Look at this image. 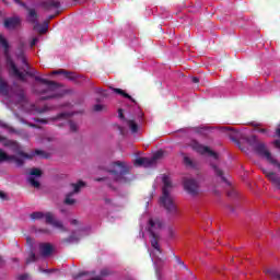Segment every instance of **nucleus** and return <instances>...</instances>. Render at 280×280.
I'll return each instance as SVG.
<instances>
[{"label": "nucleus", "instance_id": "obj_1", "mask_svg": "<svg viewBox=\"0 0 280 280\" xmlns=\"http://www.w3.org/2000/svg\"><path fill=\"white\" fill-rule=\"evenodd\" d=\"M20 51L18 52L16 57L19 60H22L23 65H25V75H28L30 78H35L36 82H40V84H37L34 86V93L37 95H42L40 100H56V97H62V95L56 93V90L58 89V83L56 81H49L47 79L38 77V71L36 70H30V65H27V59H25V51H23V44L20 46Z\"/></svg>", "mask_w": 280, "mask_h": 280}, {"label": "nucleus", "instance_id": "obj_2", "mask_svg": "<svg viewBox=\"0 0 280 280\" xmlns=\"http://www.w3.org/2000/svg\"><path fill=\"white\" fill-rule=\"evenodd\" d=\"M108 174H110L114 183L118 185H130L135 180L132 175V166L126 161L112 162L107 167Z\"/></svg>", "mask_w": 280, "mask_h": 280}, {"label": "nucleus", "instance_id": "obj_3", "mask_svg": "<svg viewBox=\"0 0 280 280\" xmlns=\"http://www.w3.org/2000/svg\"><path fill=\"white\" fill-rule=\"evenodd\" d=\"M163 188H162V196L160 197V202L164 207L167 215L170 218H176L178 215V206H176V202L174 201V198L172 195H170V191H172V179H170V176L164 175L162 178Z\"/></svg>", "mask_w": 280, "mask_h": 280}, {"label": "nucleus", "instance_id": "obj_4", "mask_svg": "<svg viewBox=\"0 0 280 280\" xmlns=\"http://www.w3.org/2000/svg\"><path fill=\"white\" fill-rule=\"evenodd\" d=\"M0 45H2L4 49L7 67H9L10 71H12L15 78H19L21 82H25V73L20 72L19 68H16V63H14V60H12V56H10V44L8 43V39L3 37V35H0Z\"/></svg>", "mask_w": 280, "mask_h": 280}, {"label": "nucleus", "instance_id": "obj_5", "mask_svg": "<svg viewBox=\"0 0 280 280\" xmlns=\"http://www.w3.org/2000/svg\"><path fill=\"white\" fill-rule=\"evenodd\" d=\"M189 148L197 152L198 154H210L213 159L218 160V153L215 151H212L209 147H205L203 144H200L197 140H191L188 143Z\"/></svg>", "mask_w": 280, "mask_h": 280}, {"label": "nucleus", "instance_id": "obj_6", "mask_svg": "<svg viewBox=\"0 0 280 280\" xmlns=\"http://www.w3.org/2000/svg\"><path fill=\"white\" fill-rule=\"evenodd\" d=\"M184 189L189 196H198L200 194V185L194 178L184 179Z\"/></svg>", "mask_w": 280, "mask_h": 280}, {"label": "nucleus", "instance_id": "obj_7", "mask_svg": "<svg viewBox=\"0 0 280 280\" xmlns=\"http://www.w3.org/2000/svg\"><path fill=\"white\" fill-rule=\"evenodd\" d=\"M46 224H50L55 229H60L62 233H67V231H69L67 228H65L62 221L54 219V214L51 212H46Z\"/></svg>", "mask_w": 280, "mask_h": 280}, {"label": "nucleus", "instance_id": "obj_8", "mask_svg": "<svg viewBox=\"0 0 280 280\" xmlns=\"http://www.w3.org/2000/svg\"><path fill=\"white\" fill-rule=\"evenodd\" d=\"M30 177H28V183L32 187H34L35 189H38L40 187V182L36 180L37 178H40V176H43V171L40 168H32L30 172ZM36 176V177H34Z\"/></svg>", "mask_w": 280, "mask_h": 280}, {"label": "nucleus", "instance_id": "obj_9", "mask_svg": "<svg viewBox=\"0 0 280 280\" xmlns=\"http://www.w3.org/2000/svg\"><path fill=\"white\" fill-rule=\"evenodd\" d=\"M3 25L5 30H16L18 27H21V18L19 16H11L4 19Z\"/></svg>", "mask_w": 280, "mask_h": 280}, {"label": "nucleus", "instance_id": "obj_10", "mask_svg": "<svg viewBox=\"0 0 280 280\" xmlns=\"http://www.w3.org/2000/svg\"><path fill=\"white\" fill-rule=\"evenodd\" d=\"M18 154L22 159H30V160L34 159V156H40L42 159H49V153H47V152H45V151H43L40 149H36L33 152V154H31V155L25 153V152H23V151H19Z\"/></svg>", "mask_w": 280, "mask_h": 280}, {"label": "nucleus", "instance_id": "obj_11", "mask_svg": "<svg viewBox=\"0 0 280 280\" xmlns=\"http://www.w3.org/2000/svg\"><path fill=\"white\" fill-rule=\"evenodd\" d=\"M42 8L49 12L51 10H58L60 8V1L58 0H46L42 2Z\"/></svg>", "mask_w": 280, "mask_h": 280}, {"label": "nucleus", "instance_id": "obj_12", "mask_svg": "<svg viewBox=\"0 0 280 280\" xmlns=\"http://www.w3.org/2000/svg\"><path fill=\"white\" fill-rule=\"evenodd\" d=\"M39 253L42 257H49L51 253H54V245H51L50 243H40Z\"/></svg>", "mask_w": 280, "mask_h": 280}, {"label": "nucleus", "instance_id": "obj_13", "mask_svg": "<svg viewBox=\"0 0 280 280\" xmlns=\"http://www.w3.org/2000/svg\"><path fill=\"white\" fill-rule=\"evenodd\" d=\"M10 91H12V88L8 84V81L0 77V95L10 97Z\"/></svg>", "mask_w": 280, "mask_h": 280}, {"label": "nucleus", "instance_id": "obj_14", "mask_svg": "<svg viewBox=\"0 0 280 280\" xmlns=\"http://www.w3.org/2000/svg\"><path fill=\"white\" fill-rule=\"evenodd\" d=\"M52 75H65L67 80H72V81L78 80V74H75V72L67 71L62 69L52 71Z\"/></svg>", "mask_w": 280, "mask_h": 280}, {"label": "nucleus", "instance_id": "obj_15", "mask_svg": "<svg viewBox=\"0 0 280 280\" xmlns=\"http://www.w3.org/2000/svg\"><path fill=\"white\" fill-rule=\"evenodd\" d=\"M150 237H151V246L158 253H161V246L159 245V234H155L152 229H149Z\"/></svg>", "mask_w": 280, "mask_h": 280}, {"label": "nucleus", "instance_id": "obj_16", "mask_svg": "<svg viewBox=\"0 0 280 280\" xmlns=\"http://www.w3.org/2000/svg\"><path fill=\"white\" fill-rule=\"evenodd\" d=\"M33 30H35V32H38V34H47L48 30H49V21H45L44 24L40 23H35Z\"/></svg>", "mask_w": 280, "mask_h": 280}, {"label": "nucleus", "instance_id": "obj_17", "mask_svg": "<svg viewBox=\"0 0 280 280\" xmlns=\"http://www.w3.org/2000/svg\"><path fill=\"white\" fill-rule=\"evenodd\" d=\"M149 229H151L153 233L159 229H163V221H161V219H150Z\"/></svg>", "mask_w": 280, "mask_h": 280}, {"label": "nucleus", "instance_id": "obj_18", "mask_svg": "<svg viewBox=\"0 0 280 280\" xmlns=\"http://www.w3.org/2000/svg\"><path fill=\"white\" fill-rule=\"evenodd\" d=\"M211 168L213 170L215 176H218L219 178H221L222 183H226V185H229V180L226 179V177L224 176V171H222L220 167H218V165L215 164H210Z\"/></svg>", "mask_w": 280, "mask_h": 280}, {"label": "nucleus", "instance_id": "obj_19", "mask_svg": "<svg viewBox=\"0 0 280 280\" xmlns=\"http://www.w3.org/2000/svg\"><path fill=\"white\" fill-rule=\"evenodd\" d=\"M112 91L116 93L117 95H120L121 97H125V100H130L133 104H137V101L130 96V94L126 93V91L119 89V88H112Z\"/></svg>", "mask_w": 280, "mask_h": 280}, {"label": "nucleus", "instance_id": "obj_20", "mask_svg": "<svg viewBox=\"0 0 280 280\" xmlns=\"http://www.w3.org/2000/svg\"><path fill=\"white\" fill-rule=\"evenodd\" d=\"M180 155L183 156V163L186 167L196 170V162H194V160H191V158H189L187 154H185L183 152L180 153Z\"/></svg>", "mask_w": 280, "mask_h": 280}, {"label": "nucleus", "instance_id": "obj_21", "mask_svg": "<svg viewBox=\"0 0 280 280\" xmlns=\"http://www.w3.org/2000/svg\"><path fill=\"white\" fill-rule=\"evenodd\" d=\"M61 242L62 244H73V242H80V235L73 231L69 237L62 238Z\"/></svg>", "mask_w": 280, "mask_h": 280}, {"label": "nucleus", "instance_id": "obj_22", "mask_svg": "<svg viewBox=\"0 0 280 280\" xmlns=\"http://www.w3.org/2000/svg\"><path fill=\"white\" fill-rule=\"evenodd\" d=\"M28 21L30 23H38V13H36V9H28Z\"/></svg>", "mask_w": 280, "mask_h": 280}, {"label": "nucleus", "instance_id": "obj_23", "mask_svg": "<svg viewBox=\"0 0 280 280\" xmlns=\"http://www.w3.org/2000/svg\"><path fill=\"white\" fill-rule=\"evenodd\" d=\"M15 163V165H18V167H23V165H25V160H23V158H18L16 155H10L9 158V162Z\"/></svg>", "mask_w": 280, "mask_h": 280}, {"label": "nucleus", "instance_id": "obj_24", "mask_svg": "<svg viewBox=\"0 0 280 280\" xmlns=\"http://www.w3.org/2000/svg\"><path fill=\"white\" fill-rule=\"evenodd\" d=\"M47 213L45 212H40V211H36L31 213V219L33 220H43V218H45V220L47 221Z\"/></svg>", "mask_w": 280, "mask_h": 280}, {"label": "nucleus", "instance_id": "obj_25", "mask_svg": "<svg viewBox=\"0 0 280 280\" xmlns=\"http://www.w3.org/2000/svg\"><path fill=\"white\" fill-rule=\"evenodd\" d=\"M86 184L82 180H79L77 184H71V187L73 188V192L72 194H79L80 189H82V187H85Z\"/></svg>", "mask_w": 280, "mask_h": 280}, {"label": "nucleus", "instance_id": "obj_26", "mask_svg": "<svg viewBox=\"0 0 280 280\" xmlns=\"http://www.w3.org/2000/svg\"><path fill=\"white\" fill-rule=\"evenodd\" d=\"M127 121V126H129L131 132H139V125H137V122L135 120H126Z\"/></svg>", "mask_w": 280, "mask_h": 280}, {"label": "nucleus", "instance_id": "obj_27", "mask_svg": "<svg viewBox=\"0 0 280 280\" xmlns=\"http://www.w3.org/2000/svg\"><path fill=\"white\" fill-rule=\"evenodd\" d=\"M266 275H269L273 280H280V272L277 270L269 269L266 271Z\"/></svg>", "mask_w": 280, "mask_h": 280}, {"label": "nucleus", "instance_id": "obj_28", "mask_svg": "<svg viewBox=\"0 0 280 280\" xmlns=\"http://www.w3.org/2000/svg\"><path fill=\"white\" fill-rule=\"evenodd\" d=\"M165 152L163 150L156 151L153 156L151 158L153 163H156L159 160H161L162 156H164Z\"/></svg>", "mask_w": 280, "mask_h": 280}, {"label": "nucleus", "instance_id": "obj_29", "mask_svg": "<svg viewBox=\"0 0 280 280\" xmlns=\"http://www.w3.org/2000/svg\"><path fill=\"white\" fill-rule=\"evenodd\" d=\"M71 196H73V192H70L66 196V199H65V205H68L69 207L75 205V199L71 198Z\"/></svg>", "mask_w": 280, "mask_h": 280}, {"label": "nucleus", "instance_id": "obj_30", "mask_svg": "<svg viewBox=\"0 0 280 280\" xmlns=\"http://www.w3.org/2000/svg\"><path fill=\"white\" fill-rule=\"evenodd\" d=\"M26 101H27V98L25 97V91L20 90L18 93V102L20 104H23V102H26Z\"/></svg>", "mask_w": 280, "mask_h": 280}, {"label": "nucleus", "instance_id": "obj_31", "mask_svg": "<svg viewBox=\"0 0 280 280\" xmlns=\"http://www.w3.org/2000/svg\"><path fill=\"white\" fill-rule=\"evenodd\" d=\"M3 161H10V155H8L5 152H3L2 149H0V163H3Z\"/></svg>", "mask_w": 280, "mask_h": 280}, {"label": "nucleus", "instance_id": "obj_32", "mask_svg": "<svg viewBox=\"0 0 280 280\" xmlns=\"http://www.w3.org/2000/svg\"><path fill=\"white\" fill-rule=\"evenodd\" d=\"M36 261V254L34 252H31L28 257L26 258V264H34Z\"/></svg>", "mask_w": 280, "mask_h": 280}, {"label": "nucleus", "instance_id": "obj_33", "mask_svg": "<svg viewBox=\"0 0 280 280\" xmlns=\"http://www.w3.org/2000/svg\"><path fill=\"white\" fill-rule=\"evenodd\" d=\"M144 161H145V158H138L135 160L133 165H136V167H142Z\"/></svg>", "mask_w": 280, "mask_h": 280}, {"label": "nucleus", "instance_id": "obj_34", "mask_svg": "<svg viewBox=\"0 0 280 280\" xmlns=\"http://www.w3.org/2000/svg\"><path fill=\"white\" fill-rule=\"evenodd\" d=\"M152 165H154L152 158H144L143 167H152Z\"/></svg>", "mask_w": 280, "mask_h": 280}, {"label": "nucleus", "instance_id": "obj_35", "mask_svg": "<svg viewBox=\"0 0 280 280\" xmlns=\"http://www.w3.org/2000/svg\"><path fill=\"white\" fill-rule=\"evenodd\" d=\"M69 126H70V131L71 132H78V125L75 122H73L72 120L68 121Z\"/></svg>", "mask_w": 280, "mask_h": 280}, {"label": "nucleus", "instance_id": "obj_36", "mask_svg": "<svg viewBox=\"0 0 280 280\" xmlns=\"http://www.w3.org/2000/svg\"><path fill=\"white\" fill-rule=\"evenodd\" d=\"M104 108H106V106H104L102 104H96V105H94L93 110L95 113H101V110H104Z\"/></svg>", "mask_w": 280, "mask_h": 280}, {"label": "nucleus", "instance_id": "obj_37", "mask_svg": "<svg viewBox=\"0 0 280 280\" xmlns=\"http://www.w3.org/2000/svg\"><path fill=\"white\" fill-rule=\"evenodd\" d=\"M173 257H174L177 266H180V267L185 266V261H183V259H180V257H178L176 255H173Z\"/></svg>", "mask_w": 280, "mask_h": 280}, {"label": "nucleus", "instance_id": "obj_38", "mask_svg": "<svg viewBox=\"0 0 280 280\" xmlns=\"http://www.w3.org/2000/svg\"><path fill=\"white\" fill-rule=\"evenodd\" d=\"M14 3H16L18 5H21V8H27V4H25V2H23V0H13Z\"/></svg>", "mask_w": 280, "mask_h": 280}, {"label": "nucleus", "instance_id": "obj_39", "mask_svg": "<svg viewBox=\"0 0 280 280\" xmlns=\"http://www.w3.org/2000/svg\"><path fill=\"white\" fill-rule=\"evenodd\" d=\"M27 279H30V275L27 273L18 276V280H27Z\"/></svg>", "mask_w": 280, "mask_h": 280}, {"label": "nucleus", "instance_id": "obj_40", "mask_svg": "<svg viewBox=\"0 0 280 280\" xmlns=\"http://www.w3.org/2000/svg\"><path fill=\"white\" fill-rule=\"evenodd\" d=\"M118 117L119 119L126 120V116H124V109L121 108L118 109Z\"/></svg>", "mask_w": 280, "mask_h": 280}, {"label": "nucleus", "instance_id": "obj_41", "mask_svg": "<svg viewBox=\"0 0 280 280\" xmlns=\"http://www.w3.org/2000/svg\"><path fill=\"white\" fill-rule=\"evenodd\" d=\"M39 233H44L45 235L51 234V231L49 229H40L38 230Z\"/></svg>", "mask_w": 280, "mask_h": 280}, {"label": "nucleus", "instance_id": "obj_42", "mask_svg": "<svg viewBox=\"0 0 280 280\" xmlns=\"http://www.w3.org/2000/svg\"><path fill=\"white\" fill-rule=\"evenodd\" d=\"M36 43H38V37H34V38L31 40V47H35V46H36Z\"/></svg>", "mask_w": 280, "mask_h": 280}, {"label": "nucleus", "instance_id": "obj_43", "mask_svg": "<svg viewBox=\"0 0 280 280\" xmlns=\"http://www.w3.org/2000/svg\"><path fill=\"white\" fill-rule=\"evenodd\" d=\"M200 82V79L198 77H192L191 78V83L192 84H198Z\"/></svg>", "mask_w": 280, "mask_h": 280}, {"label": "nucleus", "instance_id": "obj_44", "mask_svg": "<svg viewBox=\"0 0 280 280\" xmlns=\"http://www.w3.org/2000/svg\"><path fill=\"white\" fill-rule=\"evenodd\" d=\"M55 269H40V272H46L47 275H50V272H54Z\"/></svg>", "mask_w": 280, "mask_h": 280}, {"label": "nucleus", "instance_id": "obj_45", "mask_svg": "<svg viewBox=\"0 0 280 280\" xmlns=\"http://www.w3.org/2000/svg\"><path fill=\"white\" fill-rule=\"evenodd\" d=\"M273 145H275V148H277L278 150H280V140L273 141Z\"/></svg>", "mask_w": 280, "mask_h": 280}, {"label": "nucleus", "instance_id": "obj_46", "mask_svg": "<svg viewBox=\"0 0 280 280\" xmlns=\"http://www.w3.org/2000/svg\"><path fill=\"white\" fill-rule=\"evenodd\" d=\"M0 198H1L2 200H5V198H8V195H5V192H3V191L0 190Z\"/></svg>", "mask_w": 280, "mask_h": 280}, {"label": "nucleus", "instance_id": "obj_47", "mask_svg": "<svg viewBox=\"0 0 280 280\" xmlns=\"http://www.w3.org/2000/svg\"><path fill=\"white\" fill-rule=\"evenodd\" d=\"M168 235L170 237H174V229L168 228Z\"/></svg>", "mask_w": 280, "mask_h": 280}, {"label": "nucleus", "instance_id": "obj_48", "mask_svg": "<svg viewBox=\"0 0 280 280\" xmlns=\"http://www.w3.org/2000/svg\"><path fill=\"white\" fill-rule=\"evenodd\" d=\"M95 180H96L97 183H102V182L106 180V177H98V178H96Z\"/></svg>", "mask_w": 280, "mask_h": 280}, {"label": "nucleus", "instance_id": "obj_49", "mask_svg": "<svg viewBox=\"0 0 280 280\" xmlns=\"http://www.w3.org/2000/svg\"><path fill=\"white\" fill-rule=\"evenodd\" d=\"M108 188L113 189V191H117V187L113 186V184H108Z\"/></svg>", "mask_w": 280, "mask_h": 280}, {"label": "nucleus", "instance_id": "obj_50", "mask_svg": "<svg viewBox=\"0 0 280 280\" xmlns=\"http://www.w3.org/2000/svg\"><path fill=\"white\" fill-rule=\"evenodd\" d=\"M62 117H67V114L62 113L58 115V119H62Z\"/></svg>", "mask_w": 280, "mask_h": 280}, {"label": "nucleus", "instance_id": "obj_51", "mask_svg": "<svg viewBox=\"0 0 280 280\" xmlns=\"http://www.w3.org/2000/svg\"><path fill=\"white\" fill-rule=\"evenodd\" d=\"M71 224L75 226V225L78 224V220L73 219V220L71 221Z\"/></svg>", "mask_w": 280, "mask_h": 280}, {"label": "nucleus", "instance_id": "obj_52", "mask_svg": "<svg viewBox=\"0 0 280 280\" xmlns=\"http://www.w3.org/2000/svg\"><path fill=\"white\" fill-rule=\"evenodd\" d=\"M52 19H56V15L51 14L48 16V22L51 21Z\"/></svg>", "mask_w": 280, "mask_h": 280}, {"label": "nucleus", "instance_id": "obj_53", "mask_svg": "<svg viewBox=\"0 0 280 280\" xmlns=\"http://www.w3.org/2000/svg\"><path fill=\"white\" fill-rule=\"evenodd\" d=\"M276 135H277V137L280 138V128H278V129L276 130Z\"/></svg>", "mask_w": 280, "mask_h": 280}, {"label": "nucleus", "instance_id": "obj_54", "mask_svg": "<svg viewBox=\"0 0 280 280\" xmlns=\"http://www.w3.org/2000/svg\"><path fill=\"white\" fill-rule=\"evenodd\" d=\"M182 268H183L184 270H186V271L189 270V267H187V265H185V264H184V266H182Z\"/></svg>", "mask_w": 280, "mask_h": 280}, {"label": "nucleus", "instance_id": "obj_55", "mask_svg": "<svg viewBox=\"0 0 280 280\" xmlns=\"http://www.w3.org/2000/svg\"><path fill=\"white\" fill-rule=\"evenodd\" d=\"M186 272H188V275H190V277H194V272L190 271L189 269Z\"/></svg>", "mask_w": 280, "mask_h": 280}, {"label": "nucleus", "instance_id": "obj_56", "mask_svg": "<svg viewBox=\"0 0 280 280\" xmlns=\"http://www.w3.org/2000/svg\"><path fill=\"white\" fill-rule=\"evenodd\" d=\"M118 130H120V132H124V128H121V126H118Z\"/></svg>", "mask_w": 280, "mask_h": 280}, {"label": "nucleus", "instance_id": "obj_57", "mask_svg": "<svg viewBox=\"0 0 280 280\" xmlns=\"http://www.w3.org/2000/svg\"><path fill=\"white\" fill-rule=\"evenodd\" d=\"M39 121H40V124H47V121L45 119H40Z\"/></svg>", "mask_w": 280, "mask_h": 280}, {"label": "nucleus", "instance_id": "obj_58", "mask_svg": "<svg viewBox=\"0 0 280 280\" xmlns=\"http://www.w3.org/2000/svg\"><path fill=\"white\" fill-rule=\"evenodd\" d=\"M97 93H104V90L98 89V90H97Z\"/></svg>", "mask_w": 280, "mask_h": 280}, {"label": "nucleus", "instance_id": "obj_59", "mask_svg": "<svg viewBox=\"0 0 280 280\" xmlns=\"http://www.w3.org/2000/svg\"><path fill=\"white\" fill-rule=\"evenodd\" d=\"M105 202L110 203L112 200L110 199H105Z\"/></svg>", "mask_w": 280, "mask_h": 280}, {"label": "nucleus", "instance_id": "obj_60", "mask_svg": "<svg viewBox=\"0 0 280 280\" xmlns=\"http://www.w3.org/2000/svg\"><path fill=\"white\" fill-rule=\"evenodd\" d=\"M4 139H5V138H3V137L0 136V141H3Z\"/></svg>", "mask_w": 280, "mask_h": 280}, {"label": "nucleus", "instance_id": "obj_61", "mask_svg": "<svg viewBox=\"0 0 280 280\" xmlns=\"http://www.w3.org/2000/svg\"><path fill=\"white\" fill-rule=\"evenodd\" d=\"M260 132H266V129H261Z\"/></svg>", "mask_w": 280, "mask_h": 280}, {"label": "nucleus", "instance_id": "obj_62", "mask_svg": "<svg viewBox=\"0 0 280 280\" xmlns=\"http://www.w3.org/2000/svg\"><path fill=\"white\" fill-rule=\"evenodd\" d=\"M2 2H3V3H8V1H7V0H2Z\"/></svg>", "mask_w": 280, "mask_h": 280}, {"label": "nucleus", "instance_id": "obj_63", "mask_svg": "<svg viewBox=\"0 0 280 280\" xmlns=\"http://www.w3.org/2000/svg\"><path fill=\"white\" fill-rule=\"evenodd\" d=\"M0 261H3V258L0 256Z\"/></svg>", "mask_w": 280, "mask_h": 280}, {"label": "nucleus", "instance_id": "obj_64", "mask_svg": "<svg viewBox=\"0 0 280 280\" xmlns=\"http://www.w3.org/2000/svg\"><path fill=\"white\" fill-rule=\"evenodd\" d=\"M14 261H19V259L15 258Z\"/></svg>", "mask_w": 280, "mask_h": 280}]
</instances>
